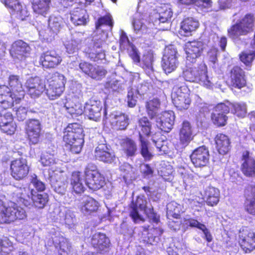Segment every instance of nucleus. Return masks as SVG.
Wrapping results in <instances>:
<instances>
[{"instance_id": "nucleus-34", "label": "nucleus", "mask_w": 255, "mask_h": 255, "mask_svg": "<svg viewBox=\"0 0 255 255\" xmlns=\"http://www.w3.org/2000/svg\"><path fill=\"white\" fill-rule=\"evenodd\" d=\"M99 203L94 198L84 196L81 200L79 208L81 211L85 215L90 214L97 210Z\"/></svg>"}, {"instance_id": "nucleus-19", "label": "nucleus", "mask_w": 255, "mask_h": 255, "mask_svg": "<svg viewBox=\"0 0 255 255\" xmlns=\"http://www.w3.org/2000/svg\"><path fill=\"white\" fill-rule=\"evenodd\" d=\"M61 56L54 50H49L43 53L40 57L39 62L45 68H54L62 62Z\"/></svg>"}, {"instance_id": "nucleus-51", "label": "nucleus", "mask_w": 255, "mask_h": 255, "mask_svg": "<svg viewBox=\"0 0 255 255\" xmlns=\"http://www.w3.org/2000/svg\"><path fill=\"white\" fill-rule=\"evenodd\" d=\"M160 165L161 167L158 170L159 174L162 176L165 180H170L172 177V174L173 171L172 167L170 164L165 162H162Z\"/></svg>"}, {"instance_id": "nucleus-23", "label": "nucleus", "mask_w": 255, "mask_h": 255, "mask_svg": "<svg viewBox=\"0 0 255 255\" xmlns=\"http://www.w3.org/2000/svg\"><path fill=\"white\" fill-rule=\"evenodd\" d=\"M190 158L195 167L204 166L209 161V150L205 146H200L193 151L190 155Z\"/></svg>"}, {"instance_id": "nucleus-37", "label": "nucleus", "mask_w": 255, "mask_h": 255, "mask_svg": "<svg viewBox=\"0 0 255 255\" xmlns=\"http://www.w3.org/2000/svg\"><path fill=\"white\" fill-rule=\"evenodd\" d=\"M216 147L220 154H227L230 150V141L228 136L222 133L218 134L215 138Z\"/></svg>"}, {"instance_id": "nucleus-45", "label": "nucleus", "mask_w": 255, "mask_h": 255, "mask_svg": "<svg viewBox=\"0 0 255 255\" xmlns=\"http://www.w3.org/2000/svg\"><path fill=\"white\" fill-rule=\"evenodd\" d=\"M124 152L128 156H134L137 151V146L135 142L130 138L123 139L121 143Z\"/></svg>"}, {"instance_id": "nucleus-26", "label": "nucleus", "mask_w": 255, "mask_h": 255, "mask_svg": "<svg viewBox=\"0 0 255 255\" xmlns=\"http://www.w3.org/2000/svg\"><path fill=\"white\" fill-rule=\"evenodd\" d=\"M228 113L229 109L224 103L218 104L212 114L211 118L213 123L218 127L225 126L228 118L226 114Z\"/></svg>"}, {"instance_id": "nucleus-43", "label": "nucleus", "mask_w": 255, "mask_h": 255, "mask_svg": "<svg viewBox=\"0 0 255 255\" xmlns=\"http://www.w3.org/2000/svg\"><path fill=\"white\" fill-rule=\"evenodd\" d=\"M173 12L169 4H163L157 8L155 18L161 23L168 22L172 16Z\"/></svg>"}, {"instance_id": "nucleus-20", "label": "nucleus", "mask_w": 255, "mask_h": 255, "mask_svg": "<svg viewBox=\"0 0 255 255\" xmlns=\"http://www.w3.org/2000/svg\"><path fill=\"white\" fill-rule=\"evenodd\" d=\"M239 243L243 250L250 253L255 249V234L248 229H243L240 233Z\"/></svg>"}, {"instance_id": "nucleus-33", "label": "nucleus", "mask_w": 255, "mask_h": 255, "mask_svg": "<svg viewBox=\"0 0 255 255\" xmlns=\"http://www.w3.org/2000/svg\"><path fill=\"white\" fill-rule=\"evenodd\" d=\"M199 26V21L192 17H188L184 19L181 23L179 33L184 36H189L195 31Z\"/></svg>"}, {"instance_id": "nucleus-46", "label": "nucleus", "mask_w": 255, "mask_h": 255, "mask_svg": "<svg viewBox=\"0 0 255 255\" xmlns=\"http://www.w3.org/2000/svg\"><path fill=\"white\" fill-rule=\"evenodd\" d=\"M48 81L49 85L63 90H65L66 79L63 75L57 72L55 73L52 74Z\"/></svg>"}, {"instance_id": "nucleus-63", "label": "nucleus", "mask_w": 255, "mask_h": 255, "mask_svg": "<svg viewBox=\"0 0 255 255\" xmlns=\"http://www.w3.org/2000/svg\"><path fill=\"white\" fill-rule=\"evenodd\" d=\"M31 184L39 191H43L45 190V186L44 184L40 181L35 174H33L30 176Z\"/></svg>"}, {"instance_id": "nucleus-25", "label": "nucleus", "mask_w": 255, "mask_h": 255, "mask_svg": "<svg viewBox=\"0 0 255 255\" xmlns=\"http://www.w3.org/2000/svg\"><path fill=\"white\" fill-rule=\"evenodd\" d=\"M85 112L89 119L98 122L102 116V104L100 101L90 100L84 107Z\"/></svg>"}, {"instance_id": "nucleus-2", "label": "nucleus", "mask_w": 255, "mask_h": 255, "mask_svg": "<svg viewBox=\"0 0 255 255\" xmlns=\"http://www.w3.org/2000/svg\"><path fill=\"white\" fill-rule=\"evenodd\" d=\"M104 25L108 26L110 29L112 27L113 22L110 15L100 18L96 24L97 31L93 36L92 47H90L87 51L89 57L95 61L102 60L105 57L103 49L106 46L105 41L108 35L105 32L100 33L99 30L101 26Z\"/></svg>"}, {"instance_id": "nucleus-4", "label": "nucleus", "mask_w": 255, "mask_h": 255, "mask_svg": "<svg viewBox=\"0 0 255 255\" xmlns=\"http://www.w3.org/2000/svg\"><path fill=\"white\" fill-rule=\"evenodd\" d=\"M83 128L80 125L73 123L68 125L65 129L63 140L73 153H79L81 151L84 143Z\"/></svg>"}, {"instance_id": "nucleus-3", "label": "nucleus", "mask_w": 255, "mask_h": 255, "mask_svg": "<svg viewBox=\"0 0 255 255\" xmlns=\"http://www.w3.org/2000/svg\"><path fill=\"white\" fill-rule=\"evenodd\" d=\"M40 162L43 166H51L49 171V180L54 190L59 194L65 193L66 184L63 171L59 167L56 158L53 154L43 153L40 158Z\"/></svg>"}, {"instance_id": "nucleus-13", "label": "nucleus", "mask_w": 255, "mask_h": 255, "mask_svg": "<svg viewBox=\"0 0 255 255\" xmlns=\"http://www.w3.org/2000/svg\"><path fill=\"white\" fill-rule=\"evenodd\" d=\"M10 174L17 180L24 179L28 174L29 166L25 158H19L12 160L10 165Z\"/></svg>"}, {"instance_id": "nucleus-39", "label": "nucleus", "mask_w": 255, "mask_h": 255, "mask_svg": "<svg viewBox=\"0 0 255 255\" xmlns=\"http://www.w3.org/2000/svg\"><path fill=\"white\" fill-rule=\"evenodd\" d=\"M32 5L35 13L45 16L49 12L51 0H33Z\"/></svg>"}, {"instance_id": "nucleus-62", "label": "nucleus", "mask_w": 255, "mask_h": 255, "mask_svg": "<svg viewBox=\"0 0 255 255\" xmlns=\"http://www.w3.org/2000/svg\"><path fill=\"white\" fill-rule=\"evenodd\" d=\"M153 141L154 142L156 148L160 152L159 154H162L166 153L168 151V147L167 145V141L163 139L155 140V139H153Z\"/></svg>"}, {"instance_id": "nucleus-49", "label": "nucleus", "mask_w": 255, "mask_h": 255, "mask_svg": "<svg viewBox=\"0 0 255 255\" xmlns=\"http://www.w3.org/2000/svg\"><path fill=\"white\" fill-rule=\"evenodd\" d=\"M148 115L152 120L158 113L160 107L159 101L157 99H154L147 102L146 105Z\"/></svg>"}, {"instance_id": "nucleus-56", "label": "nucleus", "mask_w": 255, "mask_h": 255, "mask_svg": "<svg viewBox=\"0 0 255 255\" xmlns=\"http://www.w3.org/2000/svg\"><path fill=\"white\" fill-rule=\"evenodd\" d=\"M141 146V154L145 160H150L152 157V154L149 150L147 140L141 135H140Z\"/></svg>"}, {"instance_id": "nucleus-6", "label": "nucleus", "mask_w": 255, "mask_h": 255, "mask_svg": "<svg viewBox=\"0 0 255 255\" xmlns=\"http://www.w3.org/2000/svg\"><path fill=\"white\" fill-rule=\"evenodd\" d=\"M145 214L154 223H157L159 217L153 212L152 209L146 208V200L144 196H139L135 202H132L131 205L130 216L135 223L143 222L142 214Z\"/></svg>"}, {"instance_id": "nucleus-15", "label": "nucleus", "mask_w": 255, "mask_h": 255, "mask_svg": "<svg viewBox=\"0 0 255 255\" xmlns=\"http://www.w3.org/2000/svg\"><path fill=\"white\" fill-rule=\"evenodd\" d=\"M62 18L59 16L52 15L48 20V28L46 30L39 32V36L48 41L52 40L59 32L62 23Z\"/></svg>"}, {"instance_id": "nucleus-55", "label": "nucleus", "mask_w": 255, "mask_h": 255, "mask_svg": "<svg viewBox=\"0 0 255 255\" xmlns=\"http://www.w3.org/2000/svg\"><path fill=\"white\" fill-rule=\"evenodd\" d=\"M105 88L110 91L119 93L124 91L125 88L123 83L115 79L107 82L105 84Z\"/></svg>"}, {"instance_id": "nucleus-58", "label": "nucleus", "mask_w": 255, "mask_h": 255, "mask_svg": "<svg viewBox=\"0 0 255 255\" xmlns=\"http://www.w3.org/2000/svg\"><path fill=\"white\" fill-rule=\"evenodd\" d=\"M64 91L48 84V87L46 90V94L50 100H54L60 97Z\"/></svg>"}, {"instance_id": "nucleus-10", "label": "nucleus", "mask_w": 255, "mask_h": 255, "mask_svg": "<svg viewBox=\"0 0 255 255\" xmlns=\"http://www.w3.org/2000/svg\"><path fill=\"white\" fill-rule=\"evenodd\" d=\"M177 51L173 45L167 46L164 50L161 66L164 72L170 74L174 71L178 66Z\"/></svg>"}, {"instance_id": "nucleus-22", "label": "nucleus", "mask_w": 255, "mask_h": 255, "mask_svg": "<svg viewBox=\"0 0 255 255\" xmlns=\"http://www.w3.org/2000/svg\"><path fill=\"white\" fill-rule=\"evenodd\" d=\"M16 126L12 114L2 111L0 113V129L7 134H12L16 130Z\"/></svg>"}, {"instance_id": "nucleus-59", "label": "nucleus", "mask_w": 255, "mask_h": 255, "mask_svg": "<svg viewBox=\"0 0 255 255\" xmlns=\"http://www.w3.org/2000/svg\"><path fill=\"white\" fill-rule=\"evenodd\" d=\"M240 59L246 66H250L255 58V51H245L240 55Z\"/></svg>"}, {"instance_id": "nucleus-42", "label": "nucleus", "mask_w": 255, "mask_h": 255, "mask_svg": "<svg viewBox=\"0 0 255 255\" xmlns=\"http://www.w3.org/2000/svg\"><path fill=\"white\" fill-rule=\"evenodd\" d=\"M81 37V33L75 32L72 35L71 40L65 43L67 52L69 54H73L79 50L82 41Z\"/></svg>"}, {"instance_id": "nucleus-47", "label": "nucleus", "mask_w": 255, "mask_h": 255, "mask_svg": "<svg viewBox=\"0 0 255 255\" xmlns=\"http://www.w3.org/2000/svg\"><path fill=\"white\" fill-rule=\"evenodd\" d=\"M88 15L84 9L78 8L71 16V21L75 25H84L87 23Z\"/></svg>"}, {"instance_id": "nucleus-50", "label": "nucleus", "mask_w": 255, "mask_h": 255, "mask_svg": "<svg viewBox=\"0 0 255 255\" xmlns=\"http://www.w3.org/2000/svg\"><path fill=\"white\" fill-rule=\"evenodd\" d=\"M32 201L34 206L38 208H43L48 201V196L47 194H37L33 193L30 201Z\"/></svg>"}, {"instance_id": "nucleus-16", "label": "nucleus", "mask_w": 255, "mask_h": 255, "mask_svg": "<svg viewBox=\"0 0 255 255\" xmlns=\"http://www.w3.org/2000/svg\"><path fill=\"white\" fill-rule=\"evenodd\" d=\"M31 49L29 46L22 40L14 42L11 46L10 54L15 62L25 60L30 53Z\"/></svg>"}, {"instance_id": "nucleus-53", "label": "nucleus", "mask_w": 255, "mask_h": 255, "mask_svg": "<svg viewBox=\"0 0 255 255\" xmlns=\"http://www.w3.org/2000/svg\"><path fill=\"white\" fill-rule=\"evenodd\" d=\"M138 127L140 128L141 132H139L143 136V135H148L151 132V124L147 118L144 117L138 121Z\"/></svg>"}, {"instance_id": "nucleus-21", "label": "nucleus", "mask_w": 255, "mask_h": 255, "mask_svg": "<svg viewBox=\"0 0 255 255\" xmlns=\"http://www.w3.org/2000/svg\"><path fill=\"white\" fill-rule=\"evenodd\" d=\"M25 130L30 143L33 144L39 142L41 132V124L37 120H30L26 122Z\"/></svg>"}, {"instance_id": "nucleus-1", "label": "nucleus", "mask_w": 255, "mask_h": 255, "mask_svg": "<svg viewBox=\"0 0 255 255\" xmlns=\"http://www.w3.org/2000/svg\"><path fill=\"white\" fill-rule=\"evenodd\" d=\"M9 87L0 86V106L4 109L11 108L24 98V92L19 76L12 75L8 78Z\"/></svg>"}, {"instance_id": "nucleus-35", "label": "nucleus", "mask_w": 255, "mask_h": 255, "mask_svg": "<svg viewBox=\"0 0 255 255\" xmlns=\"http://www.w3.org/2000/svg\"><path fill=\"white\" fill-rule=\"evenodd\" d=\"M148 88L145 84H141L137 89L131 88L128 90L127 95V102L129 107H133L137 102V95H143L147 91Z\"/></svg>"}, {"instance_id": "nucleus-31", "label": "nucleus", "mask_w": 255, "mask_h": 255, "mask_svg": "<svg viewBox=\"0 0 255 255\" xmlns=\"http://www.w3.org/2000/svg\"><path fill=\"white\" fill-rule=\"evenodd\" d=\"M64 107L73 118L81 116L85 112V109L82 104L75 98L67 100L64 103Z\"/></svg>"}, {"instance_id": "nucleus-40", "label": "nucleus", "mask_w": 255, "mask_h": 255, "mask_svg": "<svg viewBox=\"0 0 255 255\" xmlns=\"http://www.w3.org/2000/svg\"><path fill=\"white\" fill-rule=\"evenodd\" d=\"M229 109V113L236 115L239 117H244L247 114V106L245 103H231L227 101L224 103Z\"/></svg>"}, {"instance_id": "nucleus-8", "label": "nucleus", "mask_w": 255, "mask_h": 255, "mask_svg": "<svg viewBox=\"0 0 255 255\" xmlns=\"http://www.w3.org/2000/svg\"><path fill=\"white\" fill-rule=\"evenodd\" d=\"M254 22V16L251 14H247L240 17L228 29L229 36L232 38H237L241 35H247L253 31Z\"/></svg>"}, {"instance_id": "nucleus-18", "label": "nucleus", "mask_w": 255, "mask_h": 255, "mask_svg": "<svg viewBox=\"0 0 255 255\" xmlns=\"http://www.w3.org/2000/svg\"><path fill=\"white\" fill-rule=\"evenodd\" d=\"M28 94L31 98H36L40 96L45 89V85L43 81L38 77L28 78L24 85Z\"/></svg>"}, {"instance_id": "nucleus-14", "label": "nucleus", "mask_w": 255, "mask_h": 255, "mask_svg": "<svg viewBox=\"0 0 255 255\" xmlns=\"http://www.w3.org/2000/svg\"><path fill=\"white\" fill-rule=\"evenodd\" d=\"M175 118L174 112L168 111L158 114L152 120L160 129L168 132L173 128Z\"/></svg>"}, {"instance_id": "nucleus-36", "label": "nucleus", "mask_w": 255, "mask_h": 255, "mask_svg": "<svg viewBox=\"0 0 255 255\" xmlns=\"http://www.w3.org/2000/svg\"><path fill=\"white\" fill-rule=\"evenodd\" d=\"M33 193H36L33 189H30L29 187H24L16 188L13 194L19 199V201L28 206L30 204V199Z\"/></svg>"}, {"instance_id": "nucleus-12", "label": "nucleus", "mask_w": 255, "mask_h": 255, "mask_svg": "<svg viewBox=\"0 0 255 255\" xmlns=\"http://www.w3.org/2000/svg\"><path fill=\"white\" fill-rule=\"evenodd\" d=\"M205 199V201L208 205L214 206L216 205L220 199V191L218 189L213 187L208 186L206 187L204 191V198H200V197L193 196L188 200L190 201L191 206H197L196 203L200 205L203 202Z\"/></svg>"}, {"instance_id": "nucleus-44", "label": "nucleus", "mask_w": 255, "mask_h": 255, "mask_svg": "<svg viewBox=\"0 0 255 255\" xmlns=\"http://www.w3.org/2000/svg\"><path fill=\"white\" fill-rule=\"evenodd\" d=\"M179 139L181 143L185 145L192 140L191 127L189 122L185 121L183 123L180 130Z\"/></svg>"}, {"instance_id": "nucleus-64", "label": "nucleus", "mask_w": 255, "mask_h": 255, "mask_svg": "<svg viewBox=\"0 0 255 255\" xmlns=\"http://www.w3.org/2000/svg\"><path fill=\"white\" fill-rule=\"evenodd\" d=\"M167 252L169 255H179L183 253L182 245L178 243L173 247H170L167 249Z\"/></svg>"}, {"instance_id": "nucleus-38", "label": "nucleus", "mask_w": 255, "mask_h": 255, "mask_svg": "<svg viewBox=\"0 0 255 255\" xmlns=\"http://www.w3.org/2000/svg\"><path fill=\"white\" fill-rule=\"evenodd\" d=\"M70 184L73 191L77 194L83 193L85 189L84 179L81 173L78 171L72 172L70 178Z\"/></svg>"}, {"instance_id": "nucleus-30", "label": "nucleus", "mask_w": 255, "mask_h": 255, "mask_svg": "<svg viewBox=\"0 0 255 255\" xmlns=\"http://www.w3.org/2000/svg\"><path fill=\"white\" fill-rule=\"evenodd\" d=\"M95 156L97 159L107 163H112L116 159L114 152L105 144H99L96 148Z\"/></svg>"}, {"instance_id": "nucleus-7", "label": "nucleus", "mask_w": 255, "mask_h": 255, "mask_svg": "<svg viewBox=\"0 0 255 255\" xmlns=\"http://www.w3.org/2000/svg\"><path fill=\"white\" fill-rule=\"evenodd\" d=\"M27 216L25 211L16 204L11 202L7 206L0 200V223H9L23 220Z\"/></svg>"}, {"instance_id": "nucleus-28", "label": "nucleus", "mask_w": 255, "mask_h": 255, "mask_svg": "<svg viewBox=\"0 0 255 255\" xmlns=\"http://www.w3.org/2000/svg\"><path fill=\"white\" fill-rule=\"evenodd\" d=\"M91 244L101 253L107 252L110 247V242L105 234L100 233L95 234L91 239Z\"/></svg>"}, {"instance_id": "nucleus-17", "label": "nucleus", "mask_w": 255, "mask_h": 255, "mask_svg": "<svg viewBox=\"0 0 255 255\" xmlns=\"http://www.w3.org/2000/svg\"><path fill=\"white\" fill-rule=\"evenodd\" d=\"M205 48V44L201 41H189L186 43L185 51L187 60L194 63L200 57Z\"/></svg>"}, {"instance_id": "nucleus-24", "label": "nucleus", "mask_w": 255, "mask_h": 255, "mask_svg": "<svg viewBox=\"0 0 255 255\" xmlns=\"http://www.w3.org/2000/svg\"><path fill=\"white\" fill-rule=\"evenodd\" d=\"M128 116L124 114L119 112H114L109 118L104 119V124H107L108 122L117 129H124L128 126Z\"/></svg>"}, {"instance_id": "nucleus-11", "label": "nucleus", "mask_w": 255, "mask_h": 255, "mask_svg": "<svg viewBox=\"0 0 255 255\" xmlns=\"http://www.w3.org/2000/svg\"><path fill=\"white\" fill-rule=\"evenodd\" d=\"M96 168L94 165L89 164L85 170V183L94 190L100 189L105 184L104 177Z\"/></svg>"}, {"instance_id": "nucleus-52", "label": "nucleus", "mask_w": 255, "mask_h": 255, "mask_svg": "<svg viewBox=\"0 0 255 255\" xmlns=\"http://www.w3.org/2000/svg\"><path fill=\"white\" fill-rule=\"evenodd\" d=\"M167 213L168 216H172L174 218H179L182 211V206L175 202H171L167 205Z\"/></svg>"}, {"instance_id": "nucleus-29", "label": "nucleus", "mask_w": 255, "mask_h": 255, "mask_svg": "<svg viewBox=\"0 0 255 255\" xmlns=\"http://www.w3.org/2000/svg\"><path fill=\"white\" fill-rule=\"evenodd\" d=\"M241 169L246 176L255 177V158L248 151L243 154Z\"/></svg>"}, {"instance_id": "nucleus-57", "label": "nucleus", "mask_w": 255, "mask_h": 255, "mask_svg": "<svg viewBox=\"0 0 255 255\" xmlns=\"http://www.w3.org/2000/svg\"><path fill=\"white\" fill-rule=\"evenodd\" d=\"M120 171L121 172V176H123L125 181L131 177L133 174L134 171L132 167L128 163H124L120 166Z\"/></svg>"}, {"instance_id": "nucleus-48", "label": "nucleus", "mask_w": 255, "mask_h": 255, "mask_svg": "<svg viewBox=\"0 0 255 255\" xmlns=\"http://www.w3.org/2000/svg\"><path fill=\"white\" fill-rule=\"evenodd\" d=\"M46 245L51 246L53 245L56 249H59L64 252H67L69 250V246L66 240L63 237H55L52 238V241H48Z\"/></svg>"}, {"instance_id": "nucleus-5", "label": "nucleus", "mask_w": 255, "mask_h": 255, "mask_svg": "<svg viewBox=\"0 0 255 255\" xmlns=\"http://www.w3.org/2000/svg\"><path fill=\"white\" fill-rule=\"evenodd\" d=\"M182 77L187 81L199 83L207 88H212L213 86V79L208 75L207 68L205 64L184 70Z\"/></svg>"}, {"instance_id": "nucleus-41", "label": "nucleus", "mask_w": 255, "mask_h": 255, "mask_svg": "<svg viewBox=\"0 0 255 255\" xmlns=\"http://www.w3.org/2000/svg\"><path fill=\"white\" fill-rule=\"evenodd\" d=\"M81 37V33L75 32L72 35L71 40L65 43L67 52L69 54H73L79 50L82 41Z\"/></svg>"}, {"instance_id": "nucleus-9", "label": "nucleus", "mask_w": 255, "mask_h": 255, "mask_svg": "<svg viewBox=\"0 0 255 255\" xmlns=\"http://www.w3.org/2000/svg\"><path fill=\"white\" fill-rule=\"evenodd\" d=\"M190 93L189 88L184 84L174 87L171 99L173 105L178 110L182 111L188 109L191 102Z\"/></svg>"}, {"instance_id": "nucleus-32", "label": "nucleus", "mask_w": 255, "mask_h": 255, "mask_svg": "<svg viewBox=\"0 0 255 255\" xmlns=\"http://www.w3.org/2000/svg\"><path fill=\"white\" fill-rule=\"evenodd\" d=\"M231 84L233 87L238 89L245 86L246 80L245 73L240 67L235 66L231 70Z\"/></svg>"}, {"instance_id": "nucleus-60", "label": "nucleus", "mask_w": 255, "mask_h": 255, "mask_svg": "<svg viewBox=\"0 0 255 255\" xmlns=\"http://www.w3.org/2000/svg\"><path fill=\"white\" fill-rule=\"evenodd\" d=\"M95 65H93L86 62H81L79 64V68L81 71L91 78L92 76L91 74H93L94 73V69H95Z\"/></svg>"}, {"instance_id": "nucleus-27", "label": "nucleus", "mask_w": 255, "mask_h": 255, "mask_svg": "<svg viewBox=\"0 0 255 255\" xmlns=\"http://www.w3.org/2000/svg\"><path fill=\"white\" fill-rule=\"evenodd\" d=\"M5 5L9 8L12 15L23 20L28 15V12L25 6H23L18 0H3Z\"/></svg>"}, {"instance_id": "nucleus-61", "label": "nucleus", "mask_w": 255, "mask_h": 255, "mask_svg": "<svg viewBox=\"0 0 255 255\" xmlns=\"http://www.w3.org/2000/svg\"><path fill=\"white\" fill-rule=\"evenodd\" d=\"M94 73L91 74L92 78L99 80L104 78L107 74V71L102 66L95 65Z\"/></svg>"}, {"instance_id": "nucleus-54", "label": "nucleus", "mask_w": 255, "mask_h": 255, "mask_svg": "<svg viewBox=\"0 0 255 255\" xmlns=\"http://www.w3.org/2000/svg\"><path fill=\"white\" fill-rule=\"evenodd\" d=\"M153 61V55L152 52H147L146 54H144L141 60L142 63V68L144 69L147 73L152 71Z\"/></svg>"}]
</instances>
